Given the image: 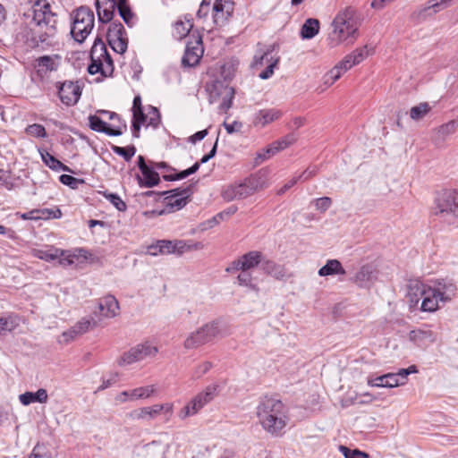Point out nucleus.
<instances>
[{
    "instance_id": "nucleus-63",
    "label": "nucleus",
    "mask_w": 458,
    "mask_h": 458,
    "mask_svg": "<svg viewBox=\"0 0 458 458\" xmlns=\"http://www.w3.org/2000/svg\"><path fill=\"white\" fill-rule=\"evenodd\" d=\"M224 126L227 133L232 134L241 131L242 123L241 122L234 121L232 123H224Z\"/></svg>"
},
{
    "instance_id": "nucleus-22",
    "label": "nucleus",
    "mask_w": 458,
    "mask_h": 458,
    "mask_svg": "<svg viewBox=\"0 0 458 458\" xmlns=\"http://www.w3.org/2000/svg\"><path fill=\"white\" fill-rule=\"evenodd\" d=\"M283 112L277 108H266L258 111L252 119V124L255 127L264 128L267 124L279 120Z\"/></svg>"
},
{
    "instance_id": "nucleus-35",
    "label": "nucleus",
    "mask_w": 458,
    "mask_h": 458,
    "mask_svg": "<svg viewBox=\"0 0 458 458\" xmlns=\"http://www.w3.org/2000/svg\"><path fill=\"white\" fill-rule=\"evenodd\" d=\"M39 154L41 157V159L43 163L48 166L51 170L54 171H66V172H72V170L63 164L61 161H59L57 158H55L53 155H51L47 149H39Z\"/></svg>"
},
{
    "instance_id": "nucleus-7",
    "label": "nucleus",
    "mask_w": 458,
    "mask_h": 458,
    "mask_svg": "<svg viewBox=\"0 0 458 458\" xmlns=\"http://www.w3.org/2000/svg\"><path fill=\"white\" fill-rule=\"evenodd\" d=\"M222 323L220 320H213L191 333L184 341L186 349H195L204 345L217 336H224Z\"/></svg>"
},
{
    "instance_id": "nucleus-21",
    "label": "nucleus",
    "mask_w": 458,
    "mask_h": 458,
    "mask_svg": "<svg viewBox=\"0 0 458 458\" xmlns=\"http://www.w3.org/2000/svg\"><path fill=\"white\" fill-rule=\"evenodd\" d=\"M114 63L108 53L106 51V55L99 56V62H90L88 67V72L90 74H96L100 72L105 77H110L114 72Z\"/></svg>"
},
{
    "instance_id": "nucleus-24",
    "label": "nucleus",
    "mask_w": 458,
    "mask_h": 458,
    "mask_svg": "<svg viewBox=\"0 0 458 458\" xmlns=\"http://www.w3.org/2000/svg\"><path fill=\"white\" fill-rule=\"evenodd\" d=\"M223 199L226 201H232L234 199H246L251 195V191L249 187H247V183L245 181L239 184H232L225 187L221 193Z\"/></svg>"
},
{
    "instance_id": "nucleus-11",
    "label": "nucleus",
    "mask_w": 458,
    "mask_h": 458,
    "mask_svg": "<svg viewBox=\"0 0 458 458\" xmlns=\"http://www.w3.org/2000/svg\"><path fill=\"white\" fill-rule=\"evenodd\" d=\"M157 352V347L152 345L150 343L146 342L140 344L123 352L118 360V364L120 366H125L141 361L148 357H154Z\"/></svg>"
},
{
    "instance_id": "nucleus-5",
    "label": "nucleus",
    "mask_w": 458,
    "mask_h": 458,
    "mask_svg": "<svg viewBox=\"0 0 458 458\" xmlns=\"http://www.w3.org/2000/svg\"><path fill=\"white\" fill-rule=\"evenodd\" d=\"M203 244L199 242L183 241V240H158L148 247V253L151 256L169 255L182 253L192 250H201Z\"/></svg>"
},
{
    "instance_id": "nucleus-9",
    "label": "nucleus",
    "mask_w": 458,
    "mask_h": 458,
    "mask_svg": "<svg viewBox=\"0 0 458 458\" xmlns=\"http://www.w3.org/2000/svg\"><path fill=\"white\" fill-rule=\"evenodd\" d=\"M218 385H208L202 392L192 398L178 413L181 420L197 414L205 405L210 403L217 394Z\"/></svg>"
},
{
    "instance_id": "nucleus-29",
    "label": "nucleus",
    "mask_w": 458,
    "mask_h": 458,
    "mask_svg": "<svg viewBox=\"0 0 458 458\" xmlns=\"http://www.w3.org/2000/svg\"><path fill=\"white\" fill-rule=\"evenodd\" d=\"M375 278V269L371 265H364L356 273L354 283L361 288L369 287Z\"/></svg>"
},
{
    "instance_id": "nucleus-18",
    "label": "nucleus",
    "mask_w": 458,
    "mask_h": 458,
    "mask_svg": "<svg viewBox=\"0 0 458 458\" xmlns=\"http://www.w3.org/2000/svg\"><path fill=\"white\" fill-rule=\"evenodd\" d=\"M429 286L436 293L442 304L451 301L456 295L457 286L453 280L447 278L437 279L433 283V285Z\"/></svg>"
},
{
    "instance_id": "nucleus-15",
    "label": "nucleus",
    "mask_w": 458,
    "mask_h": 458,
    "mask_svg": "<svg viewBox=\"0 0 458 458\" xmlns=\"http://www.w3.org/2000/svg\"><path fill=\"white\" fill-rule=\"evenodd\" d=\"M58 97L61 102L67 106H72L78 103L81 96V88L78 81H65L57 83Z\"/></svg>"
},
{
    "instance_id": "nucleus-2",
    "label": "nucleus",
    "mask_w": 458,
    "mask_h": 458,
    "mask_svg": "<svg viewBox=\"0 0 458 458\" xmlns=\"http://www.w3.org/2000/svg\"><path fill=\"white\" fill-rule=\"evenodd\" d=\"M256 415L261 427L273 436L282 435L289 421L287 406L275 396H262L256 407Z\"/></svg>"
},
{
    "instance_id": "nucleus-59",
    "label": "nucleus",
    "mask_w": 458,
    "mask_h": 458,
    "mask_svg": "<svg viewBox=\"0 0 458 458\" xmlns=\"http://www.w3.org/2000/svg\"><path fill=\"white\" fill-rule=\"evenodd\" d=\"M316 209L321 213L326 212L332 205V199L329 197H322L314 200Z\"/></svg>"
},
{
    "instance_id": "nucleus-12",
    "label": "nucleus",
    "mask_w": 458,
    "mask_h": 458,
    "mask_svg": "<svg viewBox=\"0 0 458 458\" xmlns=\"http://www.w3.org/2000/svg\"><path fill=\"white\" fill-rule=\"evenodd\" d=\"M436 215H452L458 216V192L454 190H445L438 194L435 201Z\"/></svg>"
},
{
    "instance_id": "nucleus-19",
    "label": "nucleus",
    "mask_w": 458,
    "mask_h": 458,
    "mask_svg": "<svg viewBox=\"0 0 458 458\" xmlns=\"http://www.w3.org/2000/svg\"><path fill=\"white\" fill-rule=\"evenodd\" d=\"M369 55L368 46L356 48L351 54L347 55L341 62L335 65L342 75L354 65L361 63Z\"/></svg>"
},
{
    "instance_id": "nucleus-1",
    "label": "nucleus",
    "mask_w": 458,
    "mask_h": 458,
    "mask_svg": "<svg viewBox=\"0 0 458 458\" xmlns=\"http://www.w3.org/2000/svg\"><path fill=\"white\" fill-rule=\"evenodd\" d=\"M32 24L27 38L29 47L35 48L47 43L56 33L57 16L47 0H36L32 5Z\"/></svg>"
},
{
    "instance_id": "nucleus-25",
    "label": "nucleus",
    "mask_w": 458,
    "mask_h": 458,
    "mask_svg": "<svg viewBox=\"0 0 458 458\" xmlns=\"http://www.w3.org/2000/svg\"><path fill=\"white\" fill-rule=\"evenodd\" d=\"M99 315L106 318H113L119 314L120 306L116 298L106 295L98 300Z\"/></svg>"
},
{
    "instance_id": "nucleus-28",
    "label": "nucleus",
    "mask_w": 458,
    "mask_h": 458,
    "mask_svg": "<svg viewBox=\"0 0 458 458\" xmlns=\"http://www.w3.org/2000/svg\"><path fill=\"white\" fill-rule=\"evenodd\" d=\"M89 125L92 131L102 132L108 136H120L123 134L121 128H111L98 115L89 116Z\"/></svg>"
},
{
    "instance_id": "nucleus-34",
    "label": "nucleus",
    "mask_w": 458,
    "mask_h": 458,
    "mask_svg": "<svg viewBox=\"0 0 458 458\" xmlns=\"http://www.w3.org/2000/svg\"><path fill=\"white\" fill-rule=\"evenodd\" d=\"M20 326L19 316L10 313L6 316H0V335L14 331Z\"/></svg>"
},
{
    "instance_id": "nucleus-57",
    "label": "nucleus",
    "mask_w": 458,
    "mask_h": 458,
    "mask_svg": "<svg viewBox=\"0 0 458 458\" xmlns=\"http://www.w3.org/2000/svg\"><path fill=\"white\" fill-rule=\"evenodd\" d=\"M417 368L415 365H411L408 367L407 369H401L398 372L394 373L399 379L401 385H404L407 382V377L410 374L416 373Z\"/></svg>"
},
{
    "instance_id": "nucleus-43",
    "label": "nucleus",
    "mask_w": 458,
    "mask_h": 458,
    "mask_svg": "<svg viewBox=\"0 0 458 458\" xmlns=\"http://www.w3.org/2000/svg\"><path fill=\"white\" fill-rule=\"evenodd\" d=\"M106 51H107V49L105 43L98 37L90 50V61L99 62V56H102L104 54L106 55Z\"/></svg>"
},
{
    "instance_id": "nucleus-14",
    "label": "nucleus",
    "mask_w": 458,
    "mask_h": 458,
    "mask_svg": "<svg viewBox=\"0 0 458 458\" xmlns=\"http://www.w3.org/2000/svg\"><path fill=\"white\" fill-rule=\"evenodd\" d=\"M262 261V253L258 250H251L232 261L226 267L225 271L231 274L236 273L239 270L251 271V269L255 268L259 265L261 266Z\"/></svg>"
},
{
    "instance_id": "nucleus-45",
    "label": "nucleus",
    "mask_w": 458,
    "mask_h": 458,
    "mask_svg": "<svg viewBox=\"0 0 458 458\" xmlns=\"http://www.w3.org/2000/svg\"><path fill=\"white\" fill-rule=\"evenodd\" d=\"M120 17L123 20L125 24L131 28L135 24V14L131 11L130 5H125L117 8Z\"/></svg>"
},
{
    "instance_id": "nucleus-51",
    "label": "nucleus",
    "mask_w": 458,
    "mask_h": 458,
    "mask_svg": "<svg viewBox=\"0 0 458 458\" xmlns=\"http://www.w3.org/2000/svg\"><path fill=\"white\" fill-rule=\"evenodd\" d=\"M339 450L345 458H369V454L367 453L358 449L351 450L344 445H340Z\"/></svg>"
},
{
    "instance_id": "nucleus-61",
    "label": "nucleus",
    "mask_w": 458,
    "mask_h": 458,
    "mask_svg": "<svg viewBox=\"0 0 458 458\" xmlns=\"http://www.w3.org/2000/svg\"><path fill=\"white\" fill-rule=\"evenodd\" d=\"M189 175H191V174H189L188 170L186 169V170H183L175 174H164L163 179L165 181L171 182V181L182 180V179L188 177Z\"/></svg>"
},
{
    "instance_id": "nucleus-8",
    "label": "nucleus",
    "mask_w": 458,
    "mask_h": 458,
    "mask_svg": "<svg viewBox=\"0 0 458 458\" xmlns=\"http://www.w3.org/2000/svg\"><path fill=\"white\" fill-rule=\"evenodd\" d=\"M259 49L257 50L254 57L252 65L254 67L262 66L266 60L267 66L259 73V78L262 80L269 79L273 73L274 69L277 66L280 56L278 55L279 44L273 43L270 45H258Z\"/></svg>"
},
{
    "instance_id": "nucleus-41",
    "label": "nucleus",
    "mask_w": 458,
    "mask_h": 458,
    "mask_svg": "<svg viewBox=\"0 0 458 458\" xmlns=\"http://www.w3.org/2000/svg\"><path fill=\"white\" fill-rule=\"evenodd\" d=\"M193 24L190 20L185 21H178L174 24V36L178 39H182L190 33Z\"/></svg>"
},
{
    "instance_id": "nucleus-36",
    "label": "nucleus",
    "mask_w": 458,
    "mask_h": 458,
    "mask_svg": "<svg viewBox=\"0 0 458 458\" xmlns=\"http://www.w3.org/2000/svg\"><path fill=\"white\" fill-rule=\"evenodd\" d=\"M141 174L143 177H138L140 186L151 188L159 183V174L152 167L148 166L141 171Z\"/></svg>"
},
{
    "instance_id": "nucleus-4",
    "label": "nucleus",
    "mask_w": 458,
    "mask_h": 458,
    "mask_svg": "<svg viewBox=\"0 0 458 458\" xmlns=\"http://www.w3.org/2000/svg\"><path fill=\"white\" fill-rule=\"evenodd\" d=\"M418 293L422 297L420 304V310L422 312H435L439 309V305L442 304L441 301L438 300L436 293L428 285H425L419 280H413L409 284V296H410V307L415 308L419 303Z\"/></svg>"
},
{
    "instance_id": "nucleus-33",
    "label": "nucleus",
    "mask_w": 458,
    "mask_h": 458,
    "mask_svg": "<svg viewBox=\"0 0 458 458\" xmlns=\"http://www.w3.org/2000/svg\"><path fill=\"white\" fill-rule=\"evenodd\" d=\"M318 274L319 276H344L346 274V271L338 259H328L327 263L318 269Z\"/></svg>"
},
{
    "instance_id": "nucleus-44",
    "label": "nucleus",
    "mask_w": 458,
    "mask_h": 458,
    "mask_svg": "<svg viewBox=\"0 0 458 458\" xmlns=\"http://www.w3.org/2000/svg\"><path fill=\"white\" fill-rule=\"evenodd\" d=\"M145 452L148 458H165V447L156 442L148 445Z\"/></svg>"
},
{
    "instance_id": "nucleus-48",
    "label": "nucleus",
    "mask_w": 458,
    "mask_h": 458,
    "mask_svg": "<svg viewBox=\"0 0 458 458\" xmlns=\"http://www.w3.org/2000/svg\"><path fill=\"white\" fill-rule=\"evenodd\" d=\"M240 274L237 276V282L240 285L254 288L253 277L250 270H239Z\"/></svg>"
},
{
    "instance_id": "nucleus-38",
    "label": "nucleus",
    "mask_w": 458,
    "mask_h": 458,
    "mask_svg": "<svg viewBox=\"0 0 458 458\" xmlns=\"http://www.w3.org/2000/svg\"><path fill=\"white\" fill-rule=\"evenodd\" d=\"M215 13V18H224L225 15H229L233 11V2L232 0H216L213 7Z\"/></svg>"
},
{
    "instance_id": "nucleus-46",
    "label": "nucleus",
    "mask_w": 458,
    "mask_h": 458,
    "mask_svg": "<svg viewBox=\"0 0 458 458\" xmlns=\"http://www.w3.org/2000/svg\"><path fill=\"white\" fill-rule=\"evenodd\" d=\"M111 148L114 153L123 157L125 161H130L136 153V148L133 145L126 148L113 145Z\"/></svg>"
},
{
    "instance_id": "nucleus-23",
    "label": "nucleus",
    "mask_w": 458,
    "mask_h": 458,
    "mask_svg": "<svg viewBox=\"0 0 458 458\" xmlns=\"http://www.w3.org/2000/svg\"><path fill=\"white\" fill-rule=\"evenodd\" d=\"M452 0H428L424 5L420 7L414 14L420 20L436 14L449 6Z\"/></svg>"
},
{
    "instance_id": "nucleus-39",
    "label": "nucleus",
    "mask_w": 458,
    "mask_h": 458,
    "mask_svg": "<svg viewBox=\"0 0 458 458\" xmlns=\"http://www.w3.org/2000/svg\"><path fill=\"white\" fill-rule=\"evenodd\" d=\"M294 140L295 139L293 135H287L286 137L273 142L267 148L265 149L266 154H267V157H270L278 153L280 150H283L293 144Z\"/></svg>"
},
{
    "instance_id": "nucleus-37",
    "label": "nucleus",
    "mask_w": 458,
    "mask_h": 458,
    "mask_svg": "<svg viewBox=\"0 0 458 458\" xmlns=\"http://www.w3.org/2000/svg\"><path fill=\"white\" fill-rule=\"evenodd\" d=\"M319 31V21L317 19L310 18L305 21L301 30V37L304 39L314 38Z\"/></svg>"
},
{
    "instance_id": "nucleus-30",
    "label": "nucleus",
    "mask_w": 458,
    "mask_h": 458,
    "mask_svg": "<svg viewBox=\"0 0 458 458\" xmlns=\"http://www.w3.org/2000/svg\"><path fill=\"white\" fill-rule=\"evenodd\" d=\"M262 270L277 280H283L288 276L284 266L270 259H264L261 264Z\"/></svg>"
},
{
    "instance_id": "nucleus-10",
    "label": "nucleus",
    "mask_w": 458,
    "mask_h": 458,
    "mask_svg": "<svg viewBox=\"0 0 458 458\" xmlns=\"http://www.w3.org/2000/svg\"><path fill=\"white\" fill-rule=\"evenodd\" d=\"M161 414L164 416L165 422L169 421L174 414V403H156L151 406L139 408L131 411L129 413V417L136 420L151 421Z\"/></svg>"
},
{
    "instance_id": "nucleus-55",
    "label": "nucleus",
    "mask_w": 458,
    "mask_h": 458,
    "mask_svg": "<svg viewBox=\"0 0 458 458\" xmlns=\"http://www.w3.org/2000/svg\"><path fill=\"white\" fill-rule=\"evenodd\" d=\"M212 363L210 361H204L201 364L198 365L193 373L192 377L195 379L200 378L202 376H204L206 373H208L210 369L212 368Z\"/></svg>"
},
{
    "instance_id": "nucleus-58",
    "label": "nucleus",
    "mask_w": 458,
    "mask_h": 458,
    "mask_svg": "<svg viewBox=\"0 0 458 458\" xmlns=\"http://www.w3.org/2000/svg\"><path fill=\"white\" fill-rule=\"evenodd\" d=\"M37 61L38 68L45 70V72L53 71L55 69L54 60L48 55L41 56Z\"/></svg>"
},
{
    "instance_id": "nucleus-50",
    "label": "nucleus",
    "mask_w": 458,
    "mask_h": 458,
    "mask_svg": "<svg viewBox=\"0 0 458 458\" xmlns=\"http://www.w3.org/2000/svg\"><path fill=\"white\" fill-rule=\"evenodd\" d=\"M104 196L119 211H125L126 210V208H127L126 203L116 193L104 192Z\"/></svg>"
},
{
    "instance_id": "nucleus-42",
    "label": "nucleus",
    "mask_w": 458,
    "mask_h": 458,
    "mask_svg": "<svg viewBox=\"0 0 458 458\" xmlns=\"http://www.w3.org/2000/svg\"><path fill=\"white\" fill-rule=\"evenodd\" d=\"M431 110L428 103H420L418 106H412L410 110V116L414 121H419L425 117Z\"/></svg>"
},
{
    "instance_id": "nucleus-27",
    "label": "nucleus",
    "mask_w": 458,
    "mask_h": 458,
    "mask_svg": "<svg viewBox=\"0 0 458 458\" xmlns=\"http://www.w3.org/2000/svg\"><path fill=\"white\" fill-rule=\"evenodd\" d=\"M409 340L419 347H423L428 344L436 342V334L426 328H417L410 331L408 335Z\"/></svg>"
},
{
    "instance_id": "nucleus-52",
    "label": "nucleus",
    "mask_w": 458,
    "mask_h": 458,
    "mask_svg": "<svg viewBox=\"0 0 458 458\" xmlns=\"http://www.w3.org/2000/svg\"><path fill=\"white\" fill-rule=\"evenodd\" d=\"M26 133L36 138H46L47 131L43 125L33 123L26 128Z\"/></svg>"
},
{
    "instance_id": "nucleus-49",
    "label": "nucleus",
    "mask_w": 458,
    "mask_h": 458,
    "mask_svg": "<svg viewBox=\"0 0 458 458\" xmlns=\"http://www.w3.org/2000/svg\"><path fill=\"white\" fill-rule=\"evenodd\" d=\"M458 127V122L455 120L449 121L448 123L441 125L438 128V134L442 138H445L453 133L455 132L456 129Z\"/></svg>"
},
{
    "instance_id": "nucleus-62",
    "label": "nucleus",
    "mask_w": 458,
    "mask_h": 458,
    "mask_svg": "<svg viewBox=\"0 0 458 458\" xmlns=\"http://www.w3.org/2000/svg\"><path fill=\"white\" fill-rule=\"evenodd\" d=\"M386 374L382 375L380 377H377L375 378L369 377L368 378V385L370 386H376V387H386Z\"/></svg>"
},
{
    "instance_id": "nucleus-31",
    "label": "nucleus",
    "mask_w": 458,
    "mask_h": 458,
    "mask_svg": "<svg viewBox=\"0 0 458 458\" xmlns=\"http://www.w3.org/2000/svg\"><path fill=\"white\" fill-rule=\"evenodd\" d=\"M47 392L44 388H39L37 392H25L19 395V400L23 405H30L32 403H46L47 402Z\"/></svg>"
},
{
    "instance_id": "nucleus-17",
    "label": "nucleus",
    "mask_w": 458,
    "mask_h": 458,
    "mask_svg": "<svg viewBox=\"0 0 458 458\" xmlns=\"http://www.w3.org/2000/svg\"><path fill=\"white\" fill-rule=\"evenodd\" d=\"M204 53L202 38L199 35L194 37L193 41H189L186 45L184 55L182 58L183 66L194 67L199 63Z\"/></svg>"
},
{
    "instance_id": "nucleus-60",
    "label": "nucleus",
    "mask_w": 458,
    "mask_h": 458,
    "mask_svg": "<svg viewBox=\"0 0 458 458\" xmlns=\"http://www.w3.org/2000/svg\"><path fill=\"white\" fill-rule=\"evenodd\" d=\"M386 387L393 388L399 386H402L399 379L397 378L394 373H387L386 374Z\"/></svg>"
},
{
    "instance_id": "nucleus-54",
    "label": "nucleus",
    "mask_w": 458,
    "mask_h": 458,
    "mask_svg": "<svg viewBox=\"0 0 458 458\" xmlns=\"http://www.w3.org/2000/svg\"><path fill=\"white\" fill-rule=\"evenodd\" d=\"M342 76V73L338 71V68H335V66L325 74L323 77L324 84L327 86L333 85L338 79H340Z\"/></svg>"
},
{
    "instance_id": "nucleus-53",
    "label": "nucleus",
    "mask_w": 458,
    "mask_h": 458,
    "mask_svg": "<svg viewBox=\"0 0 458 458\" xmlns=\"http://www.w3.org/2000/svg\"><path fill=\"white\" fill-rule=\"evenodd\" d=\"M36 212H38L37 216L39 219H48V218H60L62 216V212L59 208L50 209V208H42L36 209Z\"/></svg>"
},
{
    "instance_id": "nucleus-47",
    "label": "nucleus",
    "mask_w": 458,
    "mask_h": 458,
    "mask_svg": "<svg viewBox=\"0 0 458 458\" xmlns=\"http://www.w3.org/2000/svg\"><path fill=\"white\" fill-rule=\"evenodd\" d=\"M97 326L98 322L93 318H82L74 325V327L77 333L81 335L88 332L89 328L96 327Z\"/></svg>"
},
{
    "instance_id": "nucleus-6",
    "label": "nucleus",
    "mask_w": 458,
    "mask_h": 458,
    "mask_svg": "<svg viewBox=\"0 0 458 458\" xmlns=\"http://www.w3.org/2000/svg\"><path fill=\"white\" fill-rule=\"evenodd\" d=\"M72 24L71 34L75 41L84 42L94 28V13L86 6H81L72 13Z\"/></svg>"
},
{
    "instance_id": "nucleus-3",
    "label": "nucleus",
    "mask_w": 458,
    "mask_h": 458,
    "mask_svg": "<svg viewBox=\"0 0 458 458\" xmlns=\"http://www.w3.org/2000/svg\"><path fill=\"white\" fill-rule=\"evenodd\" d=\"M352 7H346L340 11L334 18L332 30L327 37V45L335 48L342 43L352 44L358 37L359 22Z\"/></svg>"
},
{
    "instance_id": "nucleus-20",
    "label": "nucleus",
    "mask_w": 458,
    "mask_h": 458,
    "mask_svg": "<svg viewBox=\"0 0 458 458\" xmlns=\"http://www.w3.org/2000/svg\"><path fill=\"white\" fill-rule=\"evenodd\" d=\"M157 393L155 385L140 386L130 391H123L115 397V400L120 403L127 401H136L139 399H148Z\"/></svg>"
},
{
    "instance_id": "nucleus-26",
    "label": "nucleus",
    "mask_w": 458,
    "mask_h": 458,
    "mask_svg": "<svg viewBox=\"0 0 458 458\" xmlns=\"http://www.w3.org/2000/svg\"><path fill=\"white\" fill-rule=\"evenodd\" d=\"M95 5L99 22H111L117 9L115 0H96Z\"/></svg>"
},
{
    "instance_id": "nucleus-16",
    "label": "nucleus",
    "mask_w": 458,
    "mask_h": 458,
    "mask_svg": "<svg viewBox=\"0 0 458 458\" xmlns=\"http://www.w3.org/2000/svg\"><path fill=\"white\" fill-rule=\"evenodd\" d=\"M192 193L193 185H189L183 189L176 188L171 191H163L161 195L165 196L167 206L173 209L179 210L188 203Z\"/></svg>"
},
{
    "instance_id": "nucleus-56",
    "label": "nucleus",
    "mask_w": 458,
    "mask_h": 458,
    "mask_svg": "<svg viewBox=\"0 0 458 458\" xmlns=\"http://www.w3.org/2000/svg\"><path fill=\"white\" fill-rule=\"evenodd\" d=\"M59 180L63 184L67 185L72 189H76L80 183L84 182L82 179L75 178L69 174H62L59 177Z\"/></svg>"
},
{
    "instance_id": "nucleus-13",
    "label": "nucleus",
    "mask_w": 458,
    "mask_h": 458,
    "mask_svg": "<svg viewBox=\"0 0 458 458\" xmlns=\"http://www.w3.org/2000/svg\"><path fill=\"white\" fill-rule=\"evenodd\" d=\"M106 38L114 52L123 54L127 50L128 38L124 27L120 21H115L110 23Z\"/></svg>"
},
{
    "instance_id": "nucleus-40",
    "label": "nucleus",
    "mask_w": 458,
    "mask_h": 458,
    "mask_svg": "<svg viewBox=\"0 0 458 458\" xmlns=\"http://www.w3.org/2000/svg\"><path fill=\"white\" fill-rule=\"evenodd\" d=\"M244 181L252 194L259 190L265 189L267 186L260 172L250 176L249 178H246Z\"/></svg>"
},
{
    "instance_id": "nucleus-64",
    "label": "nucleus",
    "mask_w": 458,
    "mask_h": 458,
    "mask_svg": "<svg viewBox=\"0 0 458 458\" xmlns=\"http://www.w3.org/2000/svg\"><path fill=\"white\" fill-rule=\"evenodd\" d=\"M234 94V91L232 88L227 89L228 99L224 98L223 102L220 105V108L224 111L228 110L232 106V98Z\"/></svg>"
},
{
    "instance_id": "nucleus-32",
    "label": "nucleus",
    "mask_w": 458,
    "mask_h": 458,
    "mask_svg": "<svg viewBox=\"0 0 458 458\" xmlns=\"http://www.w3.org/2000/svg\"><path fill=\"white\" fill-rule=\"evenodd\" d=\"M31 253L35 258L50 262L56 260L61 256H64V250L55 248L53 246H48L45 250L34 249L32 250Z\"/></svg>"
}]
</instances>
